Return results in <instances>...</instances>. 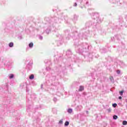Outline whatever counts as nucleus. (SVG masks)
Returning <instances> with one entry per match:
<instances>
[{
  "instance_id": "1",
  "label": "nucleus",
  "mask_w": 127,
  "mask_h": 127,
  "mask_svg": "<svg viewBox=\"0 0 127 127\" xmlns=\"http://www.w3.org/2000/svg\"><path fill=\"white\" fill-rule=\"evenodd\" d=\"M79 92H82V91H84V86H80L79 89Z\"/></svg>"
},
{
  "instance_id": "2",
  "label": "nucleus",
  "mask_w": 127,
  "mask_h": 127,
  "mask_svg": "<svg viewBox=\"0 0 127 127\" xmlns=\"http://www.w3.org/2000/svg\"><path fill=\"white\" fill-rule=\"evenodd\" d=\"M29 47L30 48H32V47H33V43H30L29 44Z\"/></svg>"
},
{
  "instance_id": "3",
  "label": "nucleus",
  "mask_w": 127,
  "mask_h": 127,
  "mask_svg": "<svg viewBox=\"0 0 127 127\" xmlns=\"http://www.w3.org/2000/svg\"><path fill=\"white\" fill-rule=\"evenodd\" d=\"M64 126L65 127H68V126H69V122L66 121L64 123Z\"/></svg>"
},
{
  "instance_id": "4",
  "label": "nucleus",
  "mask_w": 127,
  "mask_h": 127,
  "mask_svg": "<svg viewBox=\"0 0 127 127\" xmlns=\"http://www.w3.org/2000/svg\"><path fill=\"white\" fill-rule=\"evenodd\" d=\"M34 78V75L33 74H32L29 77V79H30L31 80H32V79Z\"/></svg>"
},
{
  "instance_id": "5",
  "label": "nucleus",
  "mask_w": 127,
  "mask_h": 127,
  "mask_svg": "<svg viewBox=\"0 0 127 127\" xmlns=\"http://www.w3.org/2000/svg\"><path fill=\"white\" fill-rule=\"evenodd\" d=\"M68 113H69V114H71L72 113L73 110L71 109H69L67 111Z\"/></svg>"
},
{
  "instance_id": "6",
  "label": "nucleus",
  "mask_w": 127,
  "mask_h": 127,
  "mask_svg": "<svg viewBox=\"0 0 127 127\" xmlns=\"http://www.w3.org/2000/svg\"><path fill=\"white\" fill-rule=\"evenodd\" d=\"M123 125L124 126H126V125H127V122L126 121H124L123 122Z\"/></svg>"
},
{
  "instance_id": "7",
  "label": "nucleus",
  "mask_w": 127,
  "mask_h": 127,
  "mask_svg": "<svg viewBox=\"0 0 127 127\" xmlns=\"http://www.w3.org/2000/svg\"><path fill=\"white\" fill-rule=\"evenodd\" d=\"M9 47H12V46H13V43L11 42L9 44Z\"/></svg>"
},
{
  "instance_id": "8",
  "label": "nucleus",
  "mask_w": 127,
  "mask_h": 127,
  "mask_svg": "<svg viewBox=\"0 0 127 127\" xmlns=\"http://www.w3.org/2000/svg\"><path fill=\"white\" fill-rule=\"evenodd\" d=\"M113 119H114V120H117V119H118V116L114 115L113 116Z\"/></svg>"
},
{
  "instance_id": "9",
  "label": "nucleus",
  "mask_w": 127,
  "mask_h": 127,
  "mask_svg": "<svg viewBox=\"0 0 127 127\" xmlns=\"http://www.w3.org/2000/svg\"><path fill=\"white\" fill-rule=\"evenodd\" d=\"M112 106L114 108H116L118 105L116 103H114L112 105Z\"/></svg>"
},
{
  "instance_id": "10",
  "label": "nucleus",
  "mask_w": 127,
  "mask_h": 127,
  "mask_svg": "<svg viewBox=\"0 0 127 127\" xmlns=\"http://www.w3.org/2000/svg\"><path fill=\"white\" fill-rule=\"evenodd\" d=\"M13 76H14L13 74H10L9 78L10 79H12V78H13Z\"/></svg>"
},
{
  "instance_id": "11",
  "label": "nucleus",
  "mask_w": 127,
  "mask_h": 127,
  "mask_svg": "<svg viewBox=\"0 0 127 127\" xmlns=\"http://www.w3.org/2000/svg\"><path fill=\"white\" fill-rule=\"evenodd\" d=\"M123 94H124V91H120V94L121 96H123Z\"/></svg>"
},
{
  "instance_id": "12",
  "label": "nucleus",
  "mask_w": 127,
  "mask_h": 127,
  "mask_svg": "<svg viewBox=\"0 0 127 127\" xmlns=\"http://www.w3.org/2000/svg\"><path fill=\"white\" fill-rule=\"evenodd\" d=\"M117 74H120V73H121V70H118L117 71Z\"/></svg>"
},
{
  "instance_id": "13",
  "label": "nucleus",
  "mask_w": 127,
  "mask_h": 127,
  "mask_svg": "<svg viewBox=\"0 0 127 127\" xmlns=\"http://www.w3.org/2000/svg\"><path fill=\"white\" fill-rule=\"evenodd\" d=\"M59 124H63V120H60V121H59Z\"/></svg>"
},
{
  "instance_id": "14",
  "label": "nucleus",
  "mask_w": 127,
  "mask_h": 127,
  "mask_svg": "<svg viewBox=\"0 0 127 127\" xmlns=\"http://www.w3.org/2000/svg\"><path fill=\"white\" fill-rule=\"evenodd\" d=\"M111 111H112V109H108V113H111Z\"/></svg>"
},
{
  "instance_id": "15",
  "label": "nucleus",
  "mask_w": 127,
  "mask_h": 127,
  "mask_svg": "<svg viewBox=\"0 0 127 127\" xmlns=\"http://www.w3.org/2000/svg\"><path fill=\"white\" fill-rule=\"evenodd\" d=\"M110 79H111V80H114V77H112V76H111V77H110Z\"/></svg>"
},
{
  "instance_id": "16",
  "label": "nucleus",
  "mask_w": 127,
  "mask_h": 127,
  "mask_svg": "<svg viewBox=\"0 0 127 127\" xmlns=\"http://www.w3.org/2000/svg\"><path fill=\"white\" fill-rule=\"evenodd\" d=\"M119 100H122V97H121V96H120V97H119Z\"/></svg>"
},
{
  "instance_id": "17",
  "label": "nucleus",
  "mask_w": 127,
  "mask_h": 127,
  "mask_svg": "<svg viewBox=\"0 0 127 127\" xmlns=\"http://www.w3.org/2000/svg\"><path fill=\"white\" fill-rule=\"evenodd\" d=\"M74 6H77V3H75Z\"/></svg>"
}]
</instances>
